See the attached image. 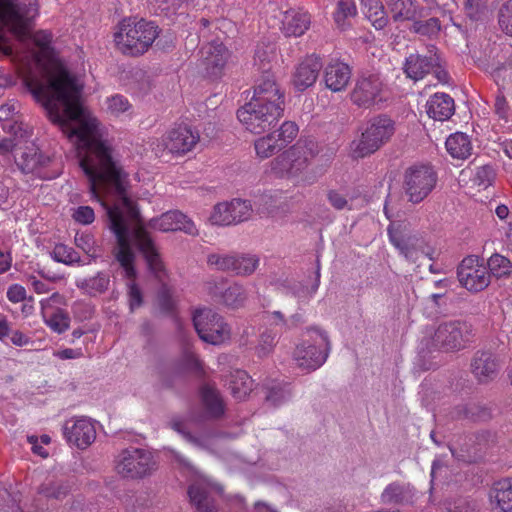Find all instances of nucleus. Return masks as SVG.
<instances>
[{"mask_svg": "<svg viewBox=\"0 0 512 512\" xmlns=\"http://www.w3.org/2000/svg\"><path fill=\"white\" fill-rule=\"evenodd\" d=\"M20 510L18 495L0 487V512H19Z\"/></svg>", "mask_w": 512, "mask_h": 512, "instance_id": "13d9d810", "label": "nucleus"}, {"mask_svg": "<svg viewBox=\"0 0 512 512\" xmlns=\"http://www.w3.org/2000/svg\"><path fill=\"white\" fill-rule=\"evenodd\" d=\"M199 138L198 132H194L190 126L180 124L167 132L161 143L171 154H185L194 148Z\"/></svg>", "mask_w": 512, "mask_h": 512, "instance_id": "f3484780", "label": "nucleus"}, {"mask_svg": "<svg viewBox=\"0 0 512 512\" xmlns=\"http://www.w3.org/2000/svg\"><path fill=\"white\" fill-rule=\"evenodd\" d=\"M275 136L270 133L255 141V150L258 156L268 158L282 150L281 147H278L279 144L275 140Z\"/></svg>", "mask_w": 512, "mask_h": 512, "instance_id": "5fc2aeb1", "label": "nucleus"}, {"mask_svg": "<svg viewBox=\"0 0 512 512\" xmlns=\"http://www.w3.org/2000/svg\"><path fill=\"white\" fill-rule=\"evenodd\" d=\"M266 395L265 401L273 407H277L282 403L288 401L291 397V391L287 385L271 382L265 386Z\"/></svg>", "mask_w": 512, "mask_h": 512, "instance_id": "79ce46f5", "label": "nucleus"}, {"mask_svg": "<svg viewBox=\"0 0 512 512\" xmlns=\"http://www.w3.org/2000/svg\"><path fill=\"white\" fill-rule=\"evenodd\" d=\"M272 54V50L267 52V50L262 47H257L255 51V64L259 62V69L262 70L263 74L270 73V58Z\"/></svg>", "mask_w": 512, "mask_h": 512, "instance_id": "338daca9", "label": "nucleus"}, {"mask_svg": "<svg viewBox=\"0 0 512 512\" xmlns=\"http://www.w3.org/2000/svg\"><path fill=\"white\" fill-rule=\"evenodd\" d=\"M201 54L206 74L213 79L220 77L229 58L224 44L218 39L211 40L201 48Z\"/></svg>", "mask_w": 512, "mask_h": 512, "instance_id": "4be33fe9", "label": "nucleus"}, {"mask_svg": "<svg viewBox=\"0 0 512 512\" xmlns=\"http://www.w3.org/2000/svg\"><path fill=\"white\" fill-rule=\"evenodd\" d=\"M357 8L354 0H339L334 13V20L337 26L345 29L346 20L356 16Z\"/></svg>", "mask_w": 512, "mask_h": 512, "instance_id": "09e8293b", "label": "nucleus"}, {"mask_svg": "<svg viewBox=\"0 0 512 512\" xmlns=\"http://www.w3.org/2000/svg\"><path fill=\"white\" fill-rule=\"evenodd\" d=\"M193 324L199 337L212 345L230 339L231 329L223 317L210 308L198 309L193 315Z\"/></svg>", "mask_w": 512, "mask_h": 512, "instance_id": "6e6552de", "label": "nucleus"}, {"mask_svg": "<svg viewBox=\"0 0 512 512\" xmlns=\"http://www.w3.org/2000/svg\"><path fill=\"white\" fill-rule=\"evenodd\" d=\"M426 111L434 120H448L455 111L454 100L446 93H435L427 101Z\"/></svg>", "mask_w": 512, "mask_h": 512, "instance_id": "c85d7f7f", "label": "nucleus"}, {"mask_svg": "<svg viewBox=\"0 0 512 512\" xmlns=\"http://www.w3.org/2000/svg\"><path fill=\"white\" fill-rule=\"evenodd\" d=\"M475 328L467 320L455 319L438 324L431 339L430 349L455 352L474 341Z\"/></svg>", "mask_w": 512, "mask_h": 512, "instance_id": "39448f33", "label": "nucleus"}, {"mask_svg": "<svg viewBox=\"0 0 512 512\" xmlns=\"http://www.w3.org/2000/svg\"><path fill=\"white\" fill-rule=\"evenodd\" d=\"M311 23L310 15L307 12L289 10L285 12L283 32L286 36H302L309 28Z\"/></svg>", "mask_w": 512, "mask_h": 512, "instance_id": "2f4dec72", "label": "nucleus"}, {"mask_svg": "<svg viewBox=\"0 0 512 512\" xmlns=\"http://www.w3.org/2000/svg\"><path fill=\"white\" fill-rule=\"evenodd\" d=\"M251 100L269 108L284 111V93L281 92L271 73L263 74L258 79Z\"/></svg>", "mask_w": 512, "mask_h": 512, "instance_id": "a211bd4d", "label": "nucleus"}, {"mask_svg": "<svg viewBox=\"0 0 512 512\" xmlns=\"http://www.w3.org/2000/svg\"><path fill=\"white\" fill-rule=\"evenodd\" d=\"M158 304L161 311L165 313H172L174 310V301L166 285H163L158 292Z\"/></svg>", "mask_w": 512, "mask_h": 512, "instance_id": "0e129e2a", "label": "nucleus"}, {"mask_svg": "<svg viewBox=\"0 0 512 512\" xmlns=\"http://www.w3.org/2000/svg\"><path fill=\"white\" fill-rule=\"evenodd\" d=\"M63 434L69 444L79 449H86L96 438L94 425L85 417L67 420L63 426Z\"/></svg>", "mask_w": 512, "mask_h": 512, "instance_id": "aec40b11", "label": "nucleus"}, {"mask_svg": "<svg viewBox=\"0 0 512 512\" xmlns=\"http://www.w3.org/2000/svg\"><path fill=\"white\" fill-rule=\"evenodd\" d=\"M70 490L71 486L68 481L49 480L40 485L38 492L48 499L61 500L70 493Z\"/></svg>", "mask_w": 512, "mask_h": 512, "instance_id": "ea45409f", "label": "nucleus"}, {"mask_svg": "<svg viewBox=\"0 0 512 512\" xmlns=\"http://www.w3.org/2000/svg\"><path fill=\"white\" fill-rule=\"evenodd\" d=\"M15 159L18 167L26 174L34 173L36 169L46 166L49 162V158L43 156L35 147H27L21 150L16 154Z\"/></svg>", "mask_w": 512, "mask_h": 512, "instance_id": "473e14b6", "label": "nucleus"}, {"mask_svg": "<svg viewBox=\"0 0 512 512\" xmlns=\"http://www.w3.org/2000/svg\"><path fill=\"white\" fill-rule=\"evenodd\" d=\"M428 52L430 55L412 53L406 57L403 70L408 78L414 81L421 80L438 65L436 48L431 46Z\"/></svg>", "mask_w": 512, "mask_h": 512, "instance_id": "5701e85b", "label": "nucleus"}, {"mask_svg": "<svg viewBox=\"0 0 512 512\" xmlns=\"http://www.w3.org/2000/svg\"><path fill=\"white\" fill-rule=\"evenodd\" d=\"M181 5L180 0H156V12L169 17L176 14Z\"/></svg>", "mask_w": 512, "mask_h": 512, "instance_id": "680f3d73", "label": "nucleus"}, {"mask_svg": "<svg viewBox=\"0 0 512 512\" xmlns=\"http://www.w3.org/2000/svg\"><path fill=\"white\" fill-rule=\"evenodd\" d=\"M207 263L218 271L245 276L255 271L259 259L256 256L237 253H212L208 255Z\"/></svg>", "mask_w": 512, "mask_h": 512, "instance_id": "ddd939ff", "label": "nucleus"}, {"mask_svg": "<svg viewBox=\"0 0 512 512\" xmlns=\"http://www.w3.org/2000/svg\"><path fill=\"white\" fill-rule=\"evenodd\" d=\"M351 78V70L345 63L336 62L326 66L324 80L326 87L333 92H339L346 88Z\"/></svg>", "mask_w": 512, "mask_h": 512, "instance_id": "c756f323", "label": "nucleus"}, {"mask_svg": "<svg viewBox=\"0 0 512 512\" xmlns=\"http://www.w3.org/2000/svg\"><path fill=\"white\" fill-rule=\"evenodd\" d=\"M229 389L233 396L238 399H244L252 390V380L243 370H236L231 374Z\"/></svg>", "mask_w": 512, "mask_h": 512, "instance_id": "4c0bfd02", "label": "nucleus"}, {"mask_svg": "<svg viewBox=\"0 0 512 512\" xmlns=\"http://www.w3.org/2000/svg\"><path fill=\"white\" fill-rule=\"evenodd\" d=\"M279 331L276 327L266 328L259 337V344L256 347V354L260 358L269 356L277 343Z\"/></svg>", "mask_w": 512, "mask_h": 512, "instance_id": "c03bdc74", "label": "nucleus"}, {"mask_svg": "<svg viewBox=\"0 0 512 512\" xmlns=\"http://www.w3.org/2000/svg\"><path fill=\"white\" fill-rule=\"evenodd\" d=\"M457 277L460 284L470 292H480L490 283V274L487 267L480 263L477 256L465 257L457 268Z\"/></svg>", "mask_w": 512, "mask_h": 512, "instance_id": "4468645a", "label": "nucleus"}, {"mask_svg": "<svg viewBox=\"0 0 512 512\" xmlns=\"http://www.w3.org/2000/svg\"><path fill=\"white\" fill-rule=\"evenodd\" d=\"M437 172L429 164L408 167L403 175L402 189L408 202L419 204L435 189Z\"/></svg>", "mask_w": 512, "mask_h": 512, "instance_id": "423d86ee", "label": "nucleus"}, {"mask_svg": "<svg viewBox=\"0 0 512 512\" xmlns=\"http://www.w3.org/2000/svg\"><path fill=\"white\" fill-rule=\"evenodd\" d=\"M51 256L56 262L66 265L80 262V255L72 247L62 243L54 246Z\"/></svg>", "mask_w": 512, "mask_h": 512, "instance_id": "3c124183", "label": "nucleus"}, {"mask_svg": "<svg viewBox=\"0 0 512 512\" xmlns=\"http://www.w3.org/2000/svg\"><path fill=\"white\" fill-rule=\"evenodd\" d=\"M440 29V20L436 17H431L427 20H422V18L415 19L411 28L413 32L429 37L436 35Z\"/></svg>", "mask_w": 512, "mask_h": 512, "instance_id": "603ef678", "label": "nucleus"}, {"mask_svg": "<svg viewBox=\"0 0 512 512\" xmlns=\"http://www.w3.org/2000/svg\"><path fill=\"white\" fill-rule=\"evenodd\" d=\"M172 362L175 366H179L184 377H186L189 372L200 373L202 370L200 361L196 355L188 349L183 352L179 359L173 360Z\"/></svg>", "mask_w": 512, "mask_h": 512, "instance_id": "8fccbe9b", "label": "nucleus"}, {"mask_svg": "<svg viewBox=\"0 0 512 512\" xmlns=\"http://www.w3.org/2000/svg\"><path fill=\"white\" fill-rule=\"evenodd\" d=\"M500 364L490 350H477L470 361V371L479 384H488L496 379Z\"/></svg>", "mask_w": 512, "mask_h": 512, "instance_id": "6ab92c4d", "label": "nucleus"}, {"mask_svg": "<svg viewBox=\"0 0 512 512\" xmlns=\"http://www.w3.org/2000/svg\"><path fill=\"white\" fill-rule=\"evenodd\" d=\"M283 112L250 100L238 109L237 118L251 133L261 134L270 129Z\"/></svg>", "mask_w": 512, "mask_h": 512, "instance_id": "1a4fd4ad", "label": "nucleus"}, {"mask_svg": "<svg viewBox=\"0 0 512 512\" xmlns=\"http://www.w3.org/2000/svg\"><path fill=\"white\" fill-rule=\"evenodd\" d=\"M106 106L107 111L114 116L127 112L132 107L128 99L120 94L108 97L106 100Z\"/></svg>", "mask_w": 512, "mask_h": 512, "instance_id": "4d7b16f0", "label": "nucleus"}, {"mask_svg": "<svg viewBox=\"0 0 512 512\" xmlns=\"http://www.w3.org/2000/svg\"><path fill=\"white\" fill-rule=\"evenodd\" d=\"M326 198L330 206L337 211H351L354 197L350 196L346 188H331L326 191Z\"/></svg>", "mask_w": 512, "mask_h": 512, "instance_id": "a19ab883", "label": "nucleus"}, {"mask_svg": "<svg viewBox=\"0 0 512 512\" xmlns=\"http://www.w3.org/2000/svg\"><path fill=\"white\" fill-rule=\"evenodd\" d=\"M415 490L410 483L394 481L389 483L380 495L385 505H409L414 502Z\"/></svg>", "mask_w": 512, "mask_h": 512, "instance_id": "393cba45", "label": "nucleus"}, {"mask_svg": "<svg viewBox=\"0 0 512 512\" xmlns=\"http://www.w3.org/2000/svg\"><path fill=\"white\" fill-rule=\"evenodd\" d=\"M451 420L488 421L492 418L491 409L479 403L459 404L450 409Z\"/></svg>", "mask_w": 512, "mask_h": 512, "instance_id": "cd10ccee", "label": "nucleus"}, {"mask_svg": "<svg viewBox=\"0 0 512 512\" xmlns=\"http://www.w3.org/2000/svg\"><path fill=\"white\" fill-rule=\"evenodd\" d=\"M253 212L252 205L248 200L233 199L231 202L215 205L210 216L214 225L227 226L246 221Z\"/></svg>", "mask_w": 512, "mask_h": 512, "instance_id": "2eb2a0df", "label": "nucleus"}, {"mask_svg": "<svg viewBox=\"0 0 512 512\" xmlns=\"http://www.w3.org/2000/svg\"><path fill=\"white\" fill-rule=\"evenodd\" d=\"M311 153L299 143L277 156L271 162V171L280 178L296 177L309 165Z\"/></svg>", "mask_w": 512, "mask_h": 512, "instance_id": "f8f14e48", "label": "nucleus"}, {"mask_svg": "<svg viewBox=\"0 0 512 512\" xmlns=\"http://www.w3.org/2000/svg\"><path fill=\"white\" fill-rule=\"evenodd\" d=\"M384 88L385 85L379 75H362L357 78L351 91V101L365 109L380 106L387 100Z\"/></svg>", "mask_w": 512, "mask_h": 512, "instance_id": "9b49d317", "label": "nucleus"}, {"mask_svg": "<svg viewBox=\"0 0 512 512\" xmlns=\"http://www.w3.org/2000/svg\"><path fill=\"white\" fill-rule=\"evenodd\" d=\"M188 495L198 512H217L215 501L206 483L202 481L192 483L188 488Z\"/></svg>", "mask_w": 512, "mask_h": 512, "instance_id": "7c9ffc66", "label": "nucleus"}, {"mask_svg": "<svg viewBox=\"0 0 512 512\" xmlns=\"http://www.w3.org/2000/svg\"><path fill=\"white\" fill-rule=\"evenodd\" d=\"M207 289L215 302L231 308H238L243 305L247 297L245 289L239 284H233L223 289L216 283L211 282L208 283Z\"/></svg>", "mask_w": 512, "mask_h": 512, "instance_id": "a878e982", "label": "nucleus"}, {"mask_svg": "<svg viewBox=\"0 0 512 512\" xmlns=\"http://www.w3.org/2000/svg\"><path fill=\"white\" fill-rule=\"evenodd\" d=\"M169 425L173 430L181 434L187 442L200 449H209L211 433L195 436L187 430L185 423L180 419H172Z\"/></svg>", "mask_w": 512, "mask_h": 512, "instance_id": "58836bf2", "label": "nucleus"}, {"mask_svg": "<svg viewBox=\"0 0 512 512\" xmlns=\"http://www.w3.org/2000/svg\"><path fill=\"white\" fill-rule=\"evenodd\" d=\"M363 5L367 8V17L376 29L384 28L388 23V18L383 4L380 0H362Z\"/></svg>", "mask_w": 512, "mask_h": 512, "instance_id": "37998d69", "label": "nucleus"}, {"mask_svg": "<svg viewBox=\"0 0 512 512\" xmlns=\"http://www.w3.org/2000/svg\"><path fill=\"white\" fill-rule=\"evenodd\" d=\"M448 153L457 159H466L471 155L472 145L469 137L462 132H456L450 135L446 142Z\"/></svg>", "mask_w": 512, "mask_h": 512, "instance_id": "e433bc0d", "label": "nucleus"}, {"mask_svg": "<svg viewBox=\"0 0 512 512\" xmlns=\"http://www.w3.org/2000/svg\"><path fill=\"white\" fill-rule=\"evenodd\" d=\"M38 12L37 0H0V45L8 42L9 35L27 37Z\"/></svg>", "mask_w": 512, "mask_h": 512, "instance_id": "f03ea898", "label": "nucleus"}, {"mask_svg": "<svg viewBox=\"0 0 512 512\" xmlns=\"http://www.w3.org/2000/svg\"><path fill=\"white\" fill-rule=\"evenodd\" d=\"M297 133V125L294 122L286 121L277 131H274L271 134L276 135L275 140L279 144L278 147L283 149L295 139Z\"/></svg>", "mask_w": 512, "mask_h": 512, "instance_id": "864d4df0", "label": "nucleus"}, {"mask_svg": "<svg viewBox=\"0 0 512 512\" xmlns=\"http://www.w3.org/2000/svg\"><path fill=\"white\" fill-rule=\"evenodd\" d=\"M490 273L497 278L509 276L512 272V261L500 254H493L487 261Z\"/></svg>", "mask_w": 512, "mask_h": 512, "instance_id": "49530a36", "label": "nucleus"}, {"mask_svg": "<svg viewBox=\"0 0 512 512\" xmlns=\"http://www.w3.org/2000/svg\"><path fill=\"white\" fill-rule=\"evenodd\" d=\"M391 243L405 256L406 259L415 262L419 254L434 260V249L417 235H403L391 224L387 229Z\"/></svg>", "mask_w": 512, "mask_h": 512, "instance_id": "dca6fc26", "label": "nucleus"}, {"mask_svg": "<svg viewBox=\"0 0 512 512\" xmlns=\"http://www.w3.org/2000/svg\"><path fill=\"white\" fill-rule=\"evenodd\" d=\"M322 68L319 57L310 56L301 62L293 75V84L298 91L311 87L317 80Z\"/></svg>", "mask_w": 512, "mask_h": 512, "instance_id": "b1692460", "label": "nucleus"}, {"mask_svg": "<svg viewBox=\"0 0 512 512\" xmlns=\"http://www.w3.org/2000/svg\"><path fill=\"white\" fill-rule=\"evenodd\" d=\"M44 320L58 334L65 332L70 326V316L61 308H56L49 316H44Z\"/></svg>", "mask_w": 512, "mask_h": 512, "instance_id": "de8ad7c7", "label": "nucleus"}, {"mask_svg": "<svg viewBox=\"0 0 512 512\" xmlns=\"http://www.w3.org/2000/svg\"><path fill=\"white\" fill-rule=\"evenodd\" d=\"M319 285H320V267L318 266L317 270H316V276H315L314 283L312 284L310 289L304 287L301 284H295L293 287L290 288V291H291L292 295L297 298H302V297H306V296L311 297L317 291Z\"/></svg>", "mask_w": 512, "mask_h": 512, "instance_id": "bf43d9fd", "label": "nucleus"}, {"mask_svg": "<svg viewBox=\"0 0 512 512\" xmlns=\"http://www.w3.org/2000/svg\"><path fill=\"white\" fill-rule=\"evenodd\" d=\"M109 276L99 272L96 276L83 279L77 283V287L85 289L89 294L103 293L108 289Z\"/></svg>", "mask_w": 512, "mask_h": 512, "instance_id": "a18cd8bd", "label": "nucleus"}, {"mask_svg": "<svg viewBox=\"0 0 512 512\" xmlns=\"http://www.w3.org/2000/svg\"><path fill=\"white\" fill-rule=\"evenodd\" d=\"M201 399L209 418L218 419L225 411L219 392L206 385L201 388Z\"/></svg>", "mask_w": 512, "mask_h": 512, "instance_id": "f704fd0d", "label": "nucleus"}, {"mask_svg": "<svg viewBox=\"0 0 512 512\" xmlns=\"http://www.w3.org/2000/svg\"><path fill=\"white\" fill-rule=\"evenodd\" d=\"M23 82L35 101L43 106L49 120L69 138L76 137L84 148L79 165L92 194L114 200L113 205L103 202L102 206L107 225L117 240L113 255L125 276L130 280L136 277L132 245L143 255L152 273L163 271L158 248L142 225L138 207L128 195L129 174L114 156L113 148L94 136L98 122L83 106V84L62 64L43 66L38 74L29 73Z\"/></svg>", "mask_w": 512, "mask_h": 512, "instance_id": "f257e3e1", "label": "nucleus"}, {"mask_svg": "<svg viewBox=\"0 0 512 512\" xmlns=\"http://www.w3.org/2000/svg\"><path fill=\"white\" fill-rule=\"evenodd\" d=\"M148 226L162 232L182 231L188 235H198L194 222L178 210L167 211L149 221Z\"/></svg>", "mask_w": 512, "mask_h": 512, "instance_id": "412c9836", "label": "nucleus"}, {"mask_svg": "<svg viewBox=\"0 0 512 512\" xmlns=\"http://www.w3.org/2000/svg\"><path fill=\"white\" fill-rule=\"evenodd\" d=\"M447 512H479L475 501L468 499H458L448 509Z\"/></svg>", "mask_w": 512, "mask_h": 512, "instance_id": "774afa93", "label": "nucleus"}, {"mask_svg": "<svg viewBox=\"0 0 512 512\" xmlns=\"http://www.w3.org/2000/svg\"><path fill=\"white\" fill-rule=\"evenodd\" d=\"M95 240L91 234H79L77 233L75 236V245L82 249L86 254L91 255L92 257H96L94 251Z\"/></svg>", "mask_w": 512, "mask_h": 512, "instance_id": "e2e57ef3", "label": "nucleus"}, {"mask_svg": "<svg viewBox=\"0 0 512 512\" xmlns=\"http://www.w3.org/2000/svg\"><path fill=\"white\" fill-rule=\"evenodd\" d=\"M116 462L118 473L123 477L131 479L143 478L150 475L155 467L151 452L136 447H129L122 450Z\"/></svg>", "mask_w": 512, "mask_h": 512, "instance_id": "9d476101", "label": "nucleus"}, {"mask_svg": "<svg viewBox=\"0 0 512 512\" xmlns=\"http://www.w3.org/2000/svg\"><path fill=\"white\" fill-rule=\"evenodd\" d=\"M395 133V122L386 114H379L367 121L359 140L351 142L353 158H364L379 150Z\"/></svg>", "mask_w": 512, "mask_h": 512, "instance_id": "20e7f679", "label": "nucleus"}, {"mask_svg": "<svg viewBox=\"0 0 512 512\" xmlns=\"http://www.w3.org/2000/svg\"><path fill=\"white\" fill-rule=\"evenodd\" d=\"M158 385L164 389H171L185 379L179 366L170 362L160 364L156 370Z\"/></svg>", "mask_w": 512, "mask_h": 512, "instance_id": "c9c22d12", "label": "nucleus"}, {"mask_svg": "<svg viewBox=\"0 0 512 512\" xmlns=\"http://www.w3.org/2000/svg\"><path fill=\"white\" fill-rule=\"evenodd\" d=\"M494 176V169L489 165H484L477 169L475 181L479 186L487 187L494 180Z\"/></svg>", "mask_w": 512, "mask_h": 512, "instance_id": "69168bd1", "label": "nucleus"}, {"mask_svg": "<svg viewBox=\"0 0 512 512\" xmlns=\"http://www.w3.org/2000/svg\"><path fill=\"white\" fill-rule=\"evenodd\" d=\"M308 334L314 332L317 338L303 341L297 345L294 351V360L298 367L310 371L320 368L327 360L331 349V343L327 333L318 327L307 328Z\"/></svg>", "mask_w": 512, "mask_h": 512, "instance_id": "0eeeda50", "label": "nucleus"}, {"mask_svg": "<svg viewBox=\"0 0 512 512\" xmlns=\"http://www.w3.org/2000/svg\"><path fill=\"white\" fill-rule=\"evenodd\" d=\"M498 25L501 31L512 36V0H507L501 4L497 12Z\"/></svg>", "mask_w": 512, "mask_h": 512, "instance_id": "6e6d98bb", "label": "nucleus"}, {"mask_svg": "<svg viewBox=\"0 0 512 512\" xmlns=\"http://www.w3.org/2000/svg\"><path fill=\"white\" fill-rule=\"evenodd\" d=\"M490 497L495 500L501 512H512V478L495 482Z\"/></svg>", "mask_w": 512, "mask_h": 512, "instance_id": "72a5a7b5", "label": "nucleus"}, {"mask_svg": "<svg viewBox=\"0 0 512 512\" xmlns=\"http://www.w3.org/2000/svg\"><path fill=\"white\" fill-rule=\"evenodd\" d=\"M387 6L395 22L413 21L426 16V9L415 0H388Z\"/></svg>", "mask_w": 512, "mask_h": 512, "instance_id": "bb28decb", "label": "nucleus"}, {"mask_svg": "<svg viewBox=\"0 0 512 512\" xmlns=\"http://www.w3.org/2000/svg\"><path fill=\"white\" fill-rule=\"evenodd\" d=\"M158 34V26L154 22L145 19L135 22L128 19L120 23L119 31L114 34V41L123 54L139 56L148 50Z\"/></svg>", "mask_w": 512, "mask_h": 512, "instance_id": "7ed1b4c3", "label": "nucleus"}, {"mask_svg": "<svg viewBox=\"0 0 512 512\" xmlns=\"http://www.w3.org/2000/svg\"><path fill=\"white\" fill-rule=\"evenodd\" d=\"M72 218L77 223L89 225L94 221L95 213L90 206H79L76 209H74L72 213Z\"/></svg>", "mask_w": 512, "mask_h": 512, "instance_id": "052dcab7", "label": "nucleus"}]
</instances>
